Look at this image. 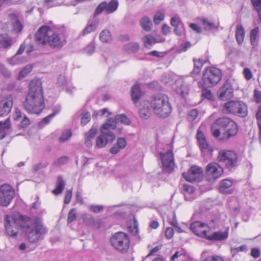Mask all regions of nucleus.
<instances>
[{"label":"nucleus","instance_id":"f257e3e1","mask_svg":"<svg viewBox=\"0 0 261 261\" xmlns=\"http://www.w3.org/2000/svg\"><path fill=\"white\" fill-rule=\"evenodd\" d=\"M4 222L6 231L11 237L16 236L21 228H26L28 240L32 243L38 242L41 236L47 231L41 221L36 220L33 222L29 217L25 219L23 216L18 212L6 215Z\"/></svg>","mask_w":261,"mask_h":261},{"label":"nucleus","instance_id":"f03ea898","mask_svg":"<svg viewBox=\"0 0 261 261\" xmlns=\"http://www.w3.org/2000/svg\"><path fill=\"white\" fill-rule=\"evenodd\" d=\"M24 110L30 114H39L44 108L43 88L41 80L34 79L29 84V90L23 102Z\"/></svg>","mask_w":261,"mask_h":261},{"label":"nucleus","instance_id":"7ed1b4c3","mask_svg":"<svg viewBox=\"0 0 261 261\" xmlns=\"http://www.w3.org/2000/svg\"><path fill=\"white\" fill-rule=\"evenodd\" d=\"M35 39L38 44L43 45L47 43L50 48L56 50L62 48L66 43L62 34L54 32L47 25L39 28L35 33Z\"/></svg>","mask_w":261,"mask_h":261},{"label":"nucleus","instance_id":"20e7f679","mask_svg":"<svg viewBox=\"0 0 261 261\" xmlns=\"http://www.w3.org/2000/svg\"><path fill=\"white\" fill-rule=\"evenodd\" d=\"M213 135L218 138L221 134L223 137L221 138L229 139L234 136L238 133V127L236 123L228 117H224L217 119L211 126Z\"/></svg>","mask_w":261,"mask_h":261},{"label":"nucleus","instance_id":"39448f33","mask_svg":"<svg viewBox=\"0 0 261 261\" xmlns=\"http://www.w3.org/2000/svg\"><path fill=\"white\" fill-rule=\"evenodd\" d=\"M150 105L154 113L160 118L168 117L172 112V106L169 97L165 94L160 93L152 96Z\"/></svg>","mask_w":261,"mask_h":261},{"label":"nucleus","instance_id":"423d86ee","mask_svg":"<svg viewBox=\"0 0 261 261\" xmlns=\"http://www.w3.org/2000/svg\"><path fill=\"white\" fill-rule=\"evenodd\" d=\"M217 159L223 163L225 168L229 171L234 169L239 165L238 154L233 151L225 149L219 150Z\"/></svg>","mask_w":261,"mask_h":261},{"label":"nucleus","instance_id":"0eeeda50","mask_svg":"<svg viewBox=\"0 0 261 261\" xmlns=\"http://www.w3.org/2000/svg\"><path fill=\"white\" fill-rule=\"evenodd\" d=\"M116 126L114 124H103L101 128V135L96 139V147L103 148L109 143L112 142L115 139V135L111 130H114Z\"/></svg>","mask_w":261,"mask_h":261},{"label":"nucleus","instance_id":"6e6552de","mask_svg":"<svg viewBox=\"0 0 261 261\" xmlns=\"http://www.w3.org/2000/svg\"><path fill=\"white\" fill-rule=\"evenodd\" d=\"M110 242L117 251L123 253L127 251L130 244L128 236L122 231L114 233L111 238Z\"/></svg>","mask_w":261,"mask_h":261},{"label":"nucleus","instance_id":"1a4fd4ad","mask_svg":"<svg viewBox=\"0 0 261 261\" xmlns=\"http://www.w3.org/2000/svg\"><path fill=\"white\" fill-rule=\"evenodd\" d=\"M222 111L225 114L237 115L242 117L247 114V108L246 105L241 101L231 100L225 103Z\"/></svg>","mask_w":261,"mask_h":261},{"label":"nucleus","instance_id":"9d476101","mask_svg":"<svg viewBox=\"0 0 261 261\" xmlns=\"http://www.w3.org/2000/svg\"><path fill=\"white\" fill-rule=\"evenodd\" d=\"M167 148L166 151L160 152V156L163 170L165 172L170 173L174 170L175 166L173 146L170 144H168L167 145Z\"/></svg>","mask_w":261,"mask_h":261},{"label":"nucleus","instance_id":"9b49d317","mask_svg":"<svg viewBox=\"0 0 261 261\" xmlns=\"http://www.w3.org/2000/svg\"><path fill=\"white\" fill-rule=\"evenodd\" d=\"M222 72L216 67H210L205 70L203 74V82L208 87L217 85L222 77Z\"/></svg>","mask_w":261,"mask_h":261},{"label":"nucleus","instance_id":"f8f14e48","mask_svg":"<svg viewBox=\"0 0 261 261\" xmlns=\"http://www.w3.org/2000/svg\"><path fill=\"white\" fill-rule=\"evenodd\" d=\"M15 192L13 187L5 184L0 186V205L7 207L15 197Z\"/></svg>","mask_w":261,"mask_h":261},{"label":"nucleus","instance_id":"ddd939ff","mask_svg":"<svg viewBox=\"0 0 261 261\" xmlns=\"http://www.w3.org/2000/svg\"><path fill=\"white\" fill-rule=\"evenodd\" d=\"M223 173V168L218 164L214 162L207 165L205 168V175L207 180L211 182L215 181Z\"/></svg>","mask_w":261,"mask_h":261},{"label":"nucleus","instance_id":"4468645a","mask_svg":"<svg viewBox=\"0 0 261 261\" xmlns=\"http://www.w3.org/2000/svg\"><path fill=\"white\" fill-rule=\"evenodd\" d=\"M118 5L119 3L117 0H111L109 3L105 1L102 2L96 8L93 16L95 17L102 12H105L107 14L113 13L117 10Z\"/></svg>","mask_w":261,"mask_h":261},{"label":"nucleus","instance_id":"2eb2a0df","mask_svg":"<svg viewBox=\"0 0 261 261\" xmlns=\"http://www.w3.org/2000/svg\"><path fill=\"white\" fill-rule=\"evenodd\" d=\"M202 173L203 170L201 168L197 166H193L187 172L183 173L182 176L188 181L199 182L202 179Z\"/></svg>","mask_w":261,"mask_h":261},{"label":"nucleus","instance_id":"dca6fc26","mask_svg":"<svg viewBox=\"0 0 261 261\" xmlns=\"http://www.w3.org/2000/svg\"><path fill=\"white\" fill-rule=\"evenodd\" d=\"M196 138L201 153L203 155H211L214 151L213 148L208 145L204 134L200 128L197 131Z\"/></svg>","mask_w":261,"mask_h":261},{"label":"nucleus","instance_id":"f3484780","mask_svg":"<svg viewBox=\"0 0 261 261\" xmlns=\"http://www.w3.org/2000/svg\"><path fill=\"white\" fill-rule=\"evenodd\" d=\"M218 96L222 100H227L233 96V90L229 80H226L218 91Z\"/></svg>","mask_w":261,"mask_h":261},{"label":"nucleus","instance_id":"a211bd4d","mask_svg":"<svg viewBox=\"0 0 261 261\" xmlns=\"http://www.w3.org/2000/svg\"><path fill=\"white\" fill-rule=\"evenodd\" d=\"M13 106V97L10 94L0 99V117L7 116L11 111Z\"/></svg>","mask_w":261,"mask_h":261},{"label":"nucleus","instance_id":"6ab92c4d","mask_svg":"<svg viewBox=\"0 0 261 261\" xmlns=\"http://www.w3.org/2000/svg\"><path fill=\"white\" fill-rule=\"evenodd\" d=\"M207 225L200 221H195L190 225L191 230L197 236L205 238L208 233L205 229Z\"/></svg>","mask_w":261,"mask_h":261},{"label":"nucleus","instance_id":"aec40b11","mask_svg":"<svg viewBox=\"0 0 261 261\" xmlns=\"http://www.w3.org/2000/svg\"><path fill=\"white\" fill-rule=\"evenodd\" d=\"M13 118L15 121H19V126L22 128H25L30 124V119L18 109H15L13 115Z\"/></svg>","mask_w":261,"mask_h":261},{"label":"nucleus","instance_id":"412c9836","mask_svg":"<svg viewBox=\"0 0 261 261\" xmlns=\"http://www.w3.org/2000/svg\"><path fill=\"white\" fill-rule=\"evenodd\" d=\"M12 125L10 117L5 121H0V139H4L11 132Z\"/></svg>","mask_w":261,"mask_h":261},{"label":"nucleus","instance_id":"4be33fe9","mask_svg":"<svg viewBox=\"0 0 261 261\" xmlns=\"http://www.w3.org/2000/svg\"><path fill=\"white\" fill-rule=\"evenodd\" d=\"M127 144L126 139L123 137H119L117 139L116 144L114 145L110 149V152L113 154L118 153L120 150L125 148Z\"/></svg>","mask_w":261,"mask_h":261},{"label":"nucleus","instance_id":"5701e85b","mask_svg":"<svg viewBox=\"0 0 261 261\" xmlns=\"http://www.w3.org/2000/svg\"><path fill=\"white\" fill-rule=\"evenodd\" d=\"M228 238L227 231L222 232L218 231L210 233L208 232L206 239L210 241H223L226 240Z\"/></svg>","mask_w":261,"mask_h":261},{"label":"nucleus","instance_id":"b1692460","mask_svg":"<svg viewBox=\"0 0 261 261\" xmlns=\"http://www.w3.org/2000/svg\"><path fill=\"white\" fill-rule=\"evenodd\" d=\"M130 121L127 117L124 114L117 115L115 116V119L113 120L112 118H110L108 120V122L105 124H114L116 126L117 123H123L125 125L129 124Z\"/></svg>","mask_w":261,"mask_h":261},{"label":"nucleus","instance_id":"393cba45","mask_svg":"<svg viewBox=\"0 0 261 261\" xmlns=\"http://www.w3.org/2000/svg\"><path fill=\"white\" fill-rule=\"evenodd\" d=\"M233 184L232 181L228 179L222 180L219 187V191L222 194H231L232 190L229 189Z\"/></svg>","mask_w":261,"mask_h":261},{"label":"nucleus","instance_id":"a878e982","mask_svg":"<svg viewBox=\"0 0 261 261\" xmlns=\"http://www.w3.org/2000/svg\"><path fill=\"white\" fill-rule=\"evenodd\" d=\"M99 20L98 19H95L91 22H89L87 25L81 32L80 36H85L90 33L95 31L99 25Z\"/></svg>","mask_w":261,"mask_h":261},{"label":"nucleus","instance_id":"bb28decb","mask_svg":"<svg viewBox=\"0 0 261 261\" xmlns=\"http://www.w3.org/2000/svg\"><path fill=\"white\" fill-rule=\"evenodd\" d=\"M193 62L194 63V69L191 72V74L192 76H195L198 75L201 71V69L203 65L206 63V60L202 59H199L198 60L193 59Z\"/></svg>","mask_w":261,"mask_h":261},{"label":"nucleus","instance_id":"cd10ccee","mask_svg":"<svg viewBox=\"0 0 261 261\" xmlns=\"http://www.w3.org/2000/svg\"><path fill=\"white\" fill-rule=\"evenodd\" d=\"M97 134V129L95 128H91L85 135V144L88 148L92 146V139L95 137Z\"/></svg>","mask_w":261,"mask_h":261},{"label":"nucleus","instance_id":"c85d7f7f","mask_svg":"<svg viewBox=\"0 0 261 261\" xmlns=\"http://www.w3.org/2000/svg\"><path fill=\"white\" fill-rule=\"evenodd\" d=\"M57 84L59 86L63 87L67 92L72 93V89L70 85V82L69 81H67L65 76L60 75L58 78Z\"/></svg>","mask_w":261,"mask_h":261},{"label":"nucleus","instance_id":"c756f323","mask_svg":"<svg viewBox=\"0 0 261 261\" xmlns=\"http://www.w3.org/2000/svg\"><path fill=\"white\" fill-rule=\"evenodd\" d=\"M13 43L12 37L7 34H2L0 39V46L4 48H9Z\"/></svg>","mask_w":261,"mask_h":261},{"label":"nucleus","instance_id":"7c9ffc66","mask_svg":"<svg viewBox=\"0 0 261 261\" xmlns=\"http://www.w3.org/2000/svg\"><path fill=\"white\" fill-rule=\"evenodd\" d=\"M132 99L134 103L138 102L141 97V92L140 86L138 85H134L131 90Z\"/></svg>","mask_w":261,"mask_h":261},{"label":"nucleus","instance_id":"2f4dec72","mask_svg":"<svg viewBox=\"0 0 261 261\" xmlns=\"http://www.w3.org/2000/svg\"><path fill=\"white\" fill-rule=\"evenodd\" d=\"M65 186V182L61 176H58V180L56 182V188L53 190L52 193L55 195H58L61 194Z\"/></svg>","mask_w":261,"mask_h":261},{"label":"nucleus","instance_id":"473e14b6","mask_svg":"<svg viewBox=\"0 0 261 261\" xmlns=\"http://www.w3.org/2000/svg\"><path fill=\"white\" fill-rule=\"evenodd\" d=\"M245 31L242 24H238L236 27V38L239 44H241L244 40Z\"/></svg>","mask_w":261,"mask_h":261},{"label":"nucleus","instance_id":"72a5a7b5","mask_svg":"<svg viewBox=\"0 0 261 261\" xmlns=\"http://www.w3.org/2000/svg\"><path fill=\"white\" fill-rule=\"evenodd\" d=\"M140 22L141 26L144 31L146 32L150 31L152 23L151 20L148 17L144 16L142 17Z\"/></svg>","mask_w":261,"mask_h":261},{"label":"nucleus","instance_id":"f704fd0d","mask_svg":"<svg viewBox=\"0 0 261 261\" xmlns=\"http://www.w3.org/2000/svg\"><path fill=\"white\" fill-rule=\"evenodd\" d=\"M202 22L204 29L206 30H217L219 27V22L215 24L205 18L202 19Z\"/></svg>","mask_w":261,"mask_h":261},{"label":"nucleus","instance_id":"c9c22d12","mask_svg":"<svg viewBox=\"0 0 261 261\" xmlns=\"http://www.w3.org/2000/svg\"><path fill=\"white\" fill-rule=\"evenodd\" d=\"M124 49L128 53H135L140 49V45L137 42H129L124 46Z\"/></svg>","mask_w":261,"mask_h":261},{"label":"nucleus","instance_id":"e433bc0d","mask_svg":"<svg viewBox=\"0 0 261 261\" xmlns=\"http://www.w3.org/2000/svg\"><path fill=\"white\" fill-rule=\"evenodd\" d=\"M144 46L150 48L151 46L157 42L156 39L153 36L148 35L142 38Z\"/></svg>","mask_w":261,"mask_h":261},{"label":"nucleus","instance_id":"4c0bfd02","mask_svg":"<svg viewBox=\"0 0 261 261\" xmlns=\"http://www.w3.org/2000/svg\"><path fill=\"white\" fill-rule=\"evenodd\" d=\"M258 28L257 27L252 30L250 32V41L251 44L254 46L257 45L258 40Z\"/></svg>","mask_w":261,"mask_h":261},{"label":"nucleus","instance_id":"58836bf2","mask_svg":"<svg viewBox=\"0 0 261 261\" xmlns=\"http://www.w3.org/2000/svg\"><path fill=\"white\" fill-rule=\"evenodd\" d=\"M99 38L103 42H110L112 40L111 34L108 30H104L100 34Z\"/></svg>","mask_w":261,"mask_h":261},{"label":"nucleus","instance_id":"ea45409f","mask_svg":"<svg viewBox=\"0 0 261 261\" xmlns=\"http://www.w3.org/2000/svg\"><path fill=\"white\" fill-rule=\"evenodd\" d=\"M12 17L15 18V22L13 23V31L16 33H20L23 28L22 24L19 22L15 14H12Z\"/></svg>","mask_w":261,"mask_h":261},{"label":"nucleus","instance_id":"a19ab883","mask_svg":"<svg viewBox=\"0 0 261 261\" xmlns=\"http://www.w3.org/2000/svg\"><path fill=\"white\" fill-rule=\"evenodd\" d=\"M251 3L254 9L257 12L259 19L261 21V0H251Z\"/></svg>","mask_w":261,"mask_h":261},{"label":"nucleus","instance_id":"79ce46f5","mask_svg":"<svg viewBox=\"0 0 261 261\" xmlns=\"http://www.w3.org/2000/svg\"><path fill=\"white\" fill-rule=\"evenodd\" d=\"M140 116L142 118L146 119L149 117L150 112L148 106L143 105L139 110Z\"/></svg>","mask_w":261,"mask_h":261},{"label":"nucleus","instance_id":"37998d69","mask_svg":"<svg viewBox=\"0 0 261 261\" xmlns=\"http://www.w3.org/2000/svg\"><path fill=\"white\" fill-rule=\"evenodd\" d=\"M165 17V13L163 11H160L156 13L153 17V22L155 24H159Z\"/></svg>","mask_w":261,"mask_h":261},{"label":"nucleus","instance_id":"c03bdc74","mask_svg":"<svg viewBox=\"0 0 261 261\" xmlns=\"http://www.w3.org/2000/svg\"><path fill=\"white\" fill-rule=\"evenodd\" d=\"M32 68L31 66L28 65L24 67L19 72L18 79L21 80L26 76L32 71Z\"/></svg>","mask_w":261,"mask_h":261},{"label":"nucleus","instance_id":"a18cd8bd","mask_svg":"<svg viewBox=\"0 0 261 261\" xmlns=\"http://www.w3.org/2000/svg\"><path fill=\"white\" fill-rule=\"evenodd\" d=\"M0 73L7 79H9L11 76V72L5 66L0 62Z\"/></svg>","mask_w":261,"mask_h":261},{"label":"nucleus","instance_id":"49530a36","mask_svg":"<svg viewBox=\"0 0 261 261\" xmlns=\"http://www.w3.org/2000/svg\"><path fill=\"white\" fill-rule=\"evenodd\" d=\"M201 96L202 97L206 98L210 100H214V97L211 91L206 89L204 88L202 89V93H201Z\"/></svg>","mask_w":261,"mask_h":261},{"label":"nucleus","instance_id":"de8ad7c7","mask_svg":"<svg viewBox=\"0 0 261 261\" xmlns=\"http://www.w3.org/2000/svg\"><path fill=\"white\" fill-rule=\"evenodd\" d=\"M72 134L70 130H66L63 132L59 138L60 142H64L68 140L71 136Z\"/></svg>","mask_w":261,"mask_h":261},{"label":"nucleus","instance_id":"09e8293b","mask_svg":"<svg viewBox=\"0 0 261 261\" xmlns=\"http://www.w3.org/2000/svg\"><path fill=\"white\" fill-rule=\"evenodd\" d=\"M76 218V211L75 208L71 209L68 214L67 222L70 223Z\"/></svg>","mask_w":261,"mask_h":261},{"label":"nucleus","instance_id":"8fccbe9b","mask_svg":"<svg viewBox=\"0 0 261 261\" xmlns=\"http://www.w3.org/2000/svg\"><path fill=\"white\" fill-rule=\"evenodd\" d=\"M68 157L66 156H63L56 160L53 164L55 166H60L66 164L68 162Z\"/></svg>","mask_w":261,"mask_h":261},{"label":"nucleus","instance_id":"3c124183","mask_svg":"<svg viewBox=\"0 0 261 261\" xmlns=\"http://www.w3.org/2000/svg\"><path fill=\"white\" fill-rule=\"evenodd\" d=\"M198 112L196 109L191 110L187 115V119L189 121H192L194 120L197 117Z\"/></svg>","mask_w":261,"mask_h":261},{"label":"nucleus","instance_id":"603ef678","mask_svg":"<svg viewBox=\"0 0 261 261\" xmlns=\"http://www.w3.org/2000/svg\"><path fill=\"white\" fill-rule=\"evenodd\" d=\"M247 250V246L246 245H243L240 247L236 248H231V253L233 256L236 255L240 251H246Z\"/></svg>","mask_w":261,"mask_h":261},{"label":"nucleus","instance_id":"864d4df0","mask_svg":"<svg viewBox=\"0 0 261 261\" xmlns=\"http://www.w3.org/2000/svg\"><path fill=\"white\" fill-rule=\"evenodd\" d=\"M58 113V111L54 112L51 114L48 115L45 117L40 123V125H42V124L44 125L47 124L49 123L50 120Z\"/></svg>","mask_w":261,"mask_h":261},{"label":"nucleus","instance_id":"5fc2aeb1","mask_svg":"<svg viewBox=\"0 0 261 261\" xmlns=\"http://www.w3.org/2000/svg\"><path fill=\"white\" fill-rule=\"evenodd\" d=\"M95 44L94 42L90 43L85 48V51L86 54L90 55L94 51Z\"/></svg>","mask_w":261,"mask_h":261},{"label":"nucleus","instance_id":"6e6d98bb","mask_svg":"<svg viewBox=\"0 0 261 261\" xmlns=\"http://www.w3.org/2000/svg\"><path fill=\"white\" fill-rule=\"evenodd\" d=\"M181 22L180 18L179 17H172L170 20L171 24L174 27H178Z\"/></svg>","mask_w":261,"mask_h":261},{"label":"nucleus","instance_id":"4d7b16f0","mask_svg":"<svg viewBox=\"0 0 261 261\" xmlns=\"http://www.w3.org/2000/svg\"><path fill=\"white\" fill-rule=\"evenodd\" d=\"M103 207L101 205H91L90 207V211L95 213H98L102 212L103 211Z\"/></svg>","mask_w":261,"mask_h":261},{"label":"nucleus","instance_id":"13d9d810","mask_svg":"<svg viewBox=\"0 0 261 261\" xmlns=\"http://www.w3.org/2000/svg\"><path fill=\"white\" fill-rule=\"evenodd\" d=\"M90 120V115L89 113L87 112L84 114L81 118V124L85 125Z\"/></svg>","mask_w":261,"mask_h":261},{"label":"nucleus","instance_id":"bf43d9fd","mask_svg":"<svg viewBox=\"0 0 261 261\" xmlns=\"http://www.w3.org/2000/svg\"><path fill=\"white\" fill-rule=\"evenodd\" d=\"M203 261H224V260L219 256H210L205 258Z\"/></svg>","mask_w":261,"mask_h":261},{"label":"nucleus","instance_id":"052dcab7","mask_svg":"<svg viewBox=\"0 0 261 261\" xmlns=\"http://www.w3.org/2000/svg\"><path fill=\"white\" fill-rule=\"evenodd\" d=\"M72 191L71 190H67L65 192V196L64 198V203L68 204L71 200L72 197Z\"/></svg>","mask_w":261,"mask_h":261},{"label":"nucleus","instance_id":"680f3d73","mask_svg":"<svg viewBox=\"0 0 261 261\" xmlns=\"http://www.w3.org/2000/svg\"><path fill=\"white\" fill-rule=\"evenodd\" d=\"M174 231L173 229L171 227H168L166 229L165 232V235L167 239H170L173 236Z\"/></svg>","mask_w":261,"mask_h":261},{"label":"nucleus","instance_id":"e2e57ef3","mask_svg":"<svg viewBox=\"0 0 261 261\" xmlns=\"http://www.w3.org/2000/svg\"><path fill=\"white\" fill-rule=\"evenodd\" d=\"M183 189L188 194H192L194 191L193 187L190 185H184L183 186Z\"/></svg>","mask_w":261,"mask_h":261},{"label":"nucleus","instance_id":"0e129e2a","mask_svg":"<svg viewBox=\"0 0 261 261\" xmlns=\"http://www.w3.org/2000/svg\"><path fill=\"white\" fill-rule=\"evenodd\" d=\"M128 230L133 235H136L138 232V226L135 223L133 226H128Z\"/></svg>","mask_w":261,"mask_h":261},{"label":"nucleus","instance_id":"69168bd1","mask_svg":"<svg viewBox=\"0 0 261 261\" xmlns=\"http://www.w3.org/2000/svg\"><path fill=\"white\" fill-rule=\"evenodd\" d=\"M182 256H185V253L183 251H176L173 255L171 257V260L173 261L176 258H177L178 257H181Z\"/></svg>","mask_w":261,"mask_h":261},{"label":"nucleus","instance_id":"338daca9","mask_svg":"<svg viewBox=\"0 0 261 261\" xmlns=\"http://www.w3.org/2000/svg\"><path fill=\"white\" fill-rule=\"evenodd\" d=\"M46 165L42 164L41 163L34 165L33 167V170L34 172H36L43 168H45Z\"/></svg>","mask_w":261,"mask_h":261},{"label":"nucleus","instance_id":"774afa93","mask_svg":"<svg viewBox=\"0 0 261 261\" xmlns=\"http://www.w3.org/2000/svg\"><path fill=\"white\" fill-rule=\"evenodd\" d=\"M243 72L246 80H249L252 78V74L249 69L247 68H244Z\"/></svg>","mask_w":261,"mask_h":261}]
</instances>
